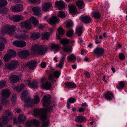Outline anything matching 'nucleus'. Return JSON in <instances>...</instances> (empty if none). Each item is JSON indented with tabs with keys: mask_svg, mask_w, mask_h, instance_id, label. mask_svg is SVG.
Returning <instances> with one entry per match:
<instances>
[{
	"mask_svg": "<svg viewBox=\"0 0 127 127\" xmlns=\"http://www.w3.org/2000/svg\"><path fill=\"white\" fill-rule=\"evenodd\" d=\"M51 96L49 94L46 95L43 98L42 101L43 106L46 107V109H34L33 110L35 116H40L42 121L46 119L47 116V111H51L55 108V103H52L50 106H48L51 102Z\"/></svg>",
	"mask_w": 127,
	"mask_h": 127,
	"instance_id": "f257e3e1",
	"label": "nucleus"
},
{
	"mask_svg": "<svg viewBox=\"0 0 127 127\" xmlns=\"http://www.w3.org/2000/svg\"><path fill=\"white\" fill-rule=\"evenodd\" d=\"M16 28L14 25H10L6 24L1 31V33L4 34V33H7L10 35H13L16 38L26 40L29 39V35L28 31H23L21 35L18 34L22 31L20 29H18L15 32Z\"/></svg>",
	"mask_w": 127,
	"mask_h": 127,
	"instance_id": "f03ea898",
	"label": "nucleus"
},
{
	"mask_svg": "<svg viewBox=\"0 0 127 127\" xmlns=\"http://www.w3.org/2000/svg\"><path fill=\"white\" fill-rule=\"evenodd\" d=\"M48 47L46 45L39 46L35 44L32 47V51L34 54H37L39 55H44L47 51Z\"/></svg>",
	"mask_w": 127,
	"mask_h": 127,
	"instance_id": "7ed1b4c3",
	"label": "nucleus"
},
{
	"mask_svg": "<svg viewBox=\"0 0 127 127\" xmlns=\"http://www.w3.org/2000/svg\"><path fill=\"white\" fill-rule=\"evenodd\" d=\"M29 94V91L26 90L23 91L21 94V99L22 101L26 102L24 104V106L26 107H28L32 104V103L31 98L28 96Z\"/></svg>",
	"mask_w": 127,
	"mask_h": 127,
	"instance_id": "20e7f679",
	"label": "nucleus"
},
{
	"mask_svg": "<svg viewBox=\"0 0 127 127\" xmlns=\"http://www.w3.org/2000/svg\"><path fill=\"white\" fill-rule=\"evenodd\" d=\"M12 115L10 111L6 110L5 115L0 119V127L6 125L7 124L8 119L12 118Z\"/></svg>",
	"mask_w": 127,
	"mask_h": 127,
	"instance_id": "39448f33",
	"label": "nucleus"
},
{
	"mask_svg": "<svg viewBox=\"0 0 127 127\" xmlns=\"http://www.w3.org/2000/svg\"><path fill=\"white\" fill-rule=\"evenodd\" d=\"M0 93L2 97L1 100L2 103L3 104L7 103L8 102L7 99L10 93V90L9 89H5L1 91Z\"/></svg>",
	"mask_w": 127,
	"mask_h": 127,
	"instance_id": "423d86ee",
	"label": "nucleus"
},
{
	"mask_svg": "<svg viewBox=\"0 0 127 127\" xmlns=\"http://www.w3.org/2000/svg\"><path fill=\"white\" fill-rule=\"evenodd\" d=\"M69 40L66 39H63L61 41V43L63 45L62 48L63 51L67 52L71 51V47L68 44Z\"/></svg>",
	"mask_w": 127,
	"mask_h": 127,
	"instance_id": "0eeeda50",
	"label": "nucleus"
},
{
	"mask_svg": "<svg viewBox=\"0 0 127 127\" xmlns=\"http://www.w3.org/2000/svg\"><path fill=\"white\" fill-rule=\"evenodd\" d=\"M19 64L18 61L13 60L8 64H5V66L8 70H12L18 68Z\"/></svg>",
	"mask_w": 127,
	"mask_h": 127,
	"instance_id": "6e6552de",
	"label": "nucleus"
},
{
	"mask_svg": "<svg viewBox=\"0 0 127 127\" xmlns=\"http://www.w3.org/2000/svg\"><path fill=\"white\" fill-rule=\"evenodd\" d=\"M41 86L43 89L50 90L52 88V84L50 81L46 80H41Z\"/></svg>",
	"mask_w": 127,
	"mask_h": 127,
	"instance_id": "1a4fd4ad",
	"label": "nucleus"
},
{
	"mask_svg": "<svg viewBox=\"0 0 127 127\" xmlns=\"http://www.w3.org/2000/svg\"><path fill=\"white\" fill-rule=\"evenodd\" d=\"M19 25L22 29L24 28L28 30H30L32 27L31 23L29 20L24 22H21L19 24Z\"/></svg>",
	"mask_w": 127,
	"mask_h": 127,
	"instance_id": "9d476101",
	"label": "nucleus"
},
{
	"mask_svg": "<svg viewBox=\"0 0 127 127\" xmlns=\"http://www.w3.org/2000/svg\"><path fill=\"white\" fill-rule=\"evenodd\" d=\"M37 62L35 60H32L28 62L26 65L30 70L34 69L37 66Z\"/></svg>",
	"mask_w": 127,
	"mask_h": 127,
	"instance_id": "9b49d317",
	"label": "nucleus"
},
{
	"mask_svg": "<svg viewBox=\"0 0 127 127\" xmlns=\"http://www.w3.org/2000/svg\"><path fill=\"white\" fill-rule=\"evenodd\" d=\"M23 9V7L21 4H18L11 6L10 9L14 12H20Z\"/></svg>",
	"mask_w": 127,
	"mask_h": 127,
	"instance_id": "f8f14e48",
	"label": "nucleus"
},
{
	"mask_svg": "<svg viewBox=\"0 0 127 127\" xmlns=\"http://www.w3.org/2000/svg\"><path fill=\"white\" fill-rule=\"evenodd\" d=\"M28 82V85L29 87L30 88H32L34 89L37 88L38 87V84L36 81L34 80H25Z\"/></svg>",
	"mask_w": 127,
	"mask_h": 127,
	"instance_id": "ddd939ff",
	"label": "nucleus"
},
{
	"mask_svg": "<svg viewBox=\"0 0 127 127\" xmlns=\"http://www.w3.org/2000/svg\"><path fill=\"white\" fill-rule=\"evenodd\" d=\"M24 17L21 15H17L11 16L9 17V20L14 22H18L24 19Z\"/></svg>",
	"mask_w": 127,
	"mask_h": 127,
	"instance_id": "4468645a",
	"label": "nucleus"
},
{
	"mask_svg": "<svg viewBox=\"0 0 127 127\" xmlns=\"http://www.w3.org/2000/svg\"><path fill=\"white\" fill-rule=\"evenodd\" d=\"M13 44L17 47H23L26 45V42L23 41H14L12 42Z\"/></svg>",
	"mask_w": 127,
	"mask_h": 127,
	"instance_id": "2eb2a0df",
	"label": "nucleus"
},
{
	"mask_svg": "<svg viewBox=\"0 0 127 127\" xmlns=\"http://www.w3.org/2000/svg\"><path fill=\"white\" fill-rule=\"evenodd\" d=\"M60 74V71H55L53 73H51L49 75V79H57L59 77Z\"/></svg>",
	"mask_w": 127,
	"mask_h": 127,
	"instance_id": "dca6fc26",
	"label": "nucleus"
},
{
	"mask_svg": "<svg viewBox=\"0 0 127 127\" xmlns=\"http://www.w3.org/2000/svg\"><path fill=\"white\" fill-rule=\"evenodd\" d=\"M104 51V50L103 48L97 47L94 50V52L96 55L100 56L103 55Z\"/></svg>",
	"mask_w": 127,
	"mask_h": 127,
	"instance_id": "f3484780",
	"label": "nucleus"
},
{
	"mask_svg": "<svg viewBox=\"0 0 127 127\" xmlns=\"http://www.w3.org/2000/svg\"><path fill=\"white\" fill-rule=\"evenodd\" d=\"M55 4L56 7L59 9H62L65 7L64 2L62 1H56L55 2Z\"/></svg>",
	"mask_w": 127,
	"mask_h": 127,
	"instance_id": "a211bd4d",
	"label": "nucleus"
},
{
	"mask_svg": "<svg viewBox=\"0 0 127 127\" xmlns=\"http://www.w3.org/2000/svg\"><path fill=\"white\" fill-rule=\"evenodd\" d=\"M18 54L21 58L24 59L27 57L29 55V51L26 50L21 51L19 52Z\"/></svg>",
	"mask_w": 127,
	"mask_h": 127,
	"instance_id": "6ab92c4d",
	"label": "nucleus"
},
{
	"mask_svg": "<svg viewBox=\"0 0 127 127\" xmlns=\"http://www.w3.org/2000/svg\"><path fill=\"white\" fill-rule=\"evenodd\" d=\"M61 47L59 44L55 43H52L51 47V51L57 52L59 51Z\"/></svg>",
	"mask_w": 127,
	"mask_h": 127,
	"instance_id": "aec40b11",
	"label": "nucleus"
},
{
	"mask_svg": "<svg viewBox=\"0 0 127 127\" xmlns=\"http://www.w3.org/2000/svg\"><path fill=\"white\" fill-rule=\"evenodd\" d=\"M32 10L35 15L39 17H41V14L40 11V8L39 7L36 6L33 7L32 8Z\"/></svg>",
	"mask_w": 127,
	"mask_h": 127,
	"instance_id": "412c9836",
	"label": "nucleus"
},
{
	"mask_svg": "<svg viewBox=\"0 0 127 127\" xmlns=\"http://www.w3.org/2000/svg\"><path fill=\"white\" fill-rule=\"evenodd\" d=\"M58 18L56 16H53L51 17L48 21L49 24L51 25H53L58 21Z\"/></svg>",
	"mask_w": 127,
	"mask_h": 127,
	"instance_id": "4be33fe9",
	"label": "nucleus"
},
{
	"mask_svg": "<svg viewBox=\"0 0 127 127\" xmlns=\"http://www.w3.org/2000/svg\"><path fill=\"white\" fill-rule=\"evenodd\" d=\"M25 87V85L24 84H22L18 87L14 86L13 87V88L14 90H16L19 92H20Z\"/></svg>",
	"mask_w": 127,
	"mask_h": 127,
	"instance_id": "5701e85b",
	"label": "nucleus"
},
{
	"mask_svg": "<svg viewBox=\"0 0 127 127\" xmlns=\"http://www.w3.org/2000/svg\"><path fill=\"white\" fill-rule=\"evenodd\" d=\"M51 6L52 5L50 2H46L43 5L42 10L43 11L46 12L48 10Z\"/></svg>",
	"mask_w": 127,
	"mask_h": 127,
	"instance_id": "b1692460",
	"label": "nucleus"
},
{
	"mask_svg": "<svg viewBox=\"0 0 127 127\" xmlns=\"http://www.w3.org/2000/svg\"><path fill=\"white\" fill-rule=\"evenodd\" d=\"M30 22H31L35 26H37L39 23L38 20L34 17L32 16L29 19Z\"/></svg>",
	"mask_w": 127,
	"mask_h": 127,
	"instance_id": "393cba45",
	"label": "nucleus"
},
{
	"mask_svg": "<svg viewBox=\"0 0 127 127\" xmlns=\"http://www.w3.org/2000/svg\"><path fill=\"white\" fill-rule=\"evenodd\" d=\"M80 20L85 23H89L91 20V19L90 17L84 16L80 17Z\"/></svg>",
	"mask_w": 127,
	"mask_h": 127,
	"instance_id": "a878e982",
	"label": "nucleus"
},
{
	"mask_svg": "<svg viewBox=\"0 0 127 127\" xmlns=\"http://www.w3.org/2000/svg\"><path fill=\"white\" fill-rule=\"evenodd\" d=\"M70 13H72L76 12L77 11L75 6L73 5H68Z\"/></svg>",
	"mask_w": 127,
	"mask_h": 127,
	"instance_id": "bb28decb",
	"label": "nucleus"
},
{
	"mask_svg": "<svg viewBox=\"0 0 127 127\" xmlns=\"http://www.w3.org/2000/svg\"><path fill=\"white\" fill-rule=\"evenodd\" d=\"M75 120L77 122L81 123L86 120V118L80 115L77 116Z\"/></svg>",
	"mask_w": 127,
	"mask_h": 127,
	"instance_id": "cd10ccee",
	"label": "nucleus"
},
{
	"mask_svg": "<svg viewBox=\"0 0 127 127\" xmlns=\"http://www.w3.org/2000/svg\"><path fill=\"white\" fill-rule=\"evenodd\" d=\"M65 86L68 88H75L76 87L75 84L71 82H67L64 83Z\"/></svg>",
	"mask_w": 127,
	"mask_h": 127,
	"instance_id": "c85d7f7f",
	"label": "nucleus"
},
{
	"mask_svg": "<svg viewBox=\"0 0 127 127\" xmlns=\"http://www.w3.org/2000/svg\"><path fill=\"white\" fill-rule=\"evenodd\" d=\"M76 3L77 6L80 9L84 7L82 0H78L76 2Z\"/></svg>",
	"mask_w": 127,
	"mask_h": 127,
	"instance_id": "c756f323",
	"label": "nucleus"
},
{
	"mask_svg": "<svg viewBox=\"0 0 127 127\" xmlns=\"http://www.w3.org/2000/svg\"><path fill=\"white\" fill-rule=\"evenodd\" d=\"M67 59L69 62H74L75 61L76 58L75 56L73 54H71L70 56H68Z\"/></svg>",
	"mask_w": 127,
	"mask_h": 127,
	"instance_id": "7c9ffc66",
	"label": "nucleus"
},
{
	"mask_svg": "<svg viewBox=\"0 0 127 127\" xmlns=\"http://www.w3.org/2000/svg\"><path fill=\"white\" fill-rule=\"evenodd\" d=\"M26 117L23 114H21L18 117V121L20 123H23L26 120Z\"/></svg>",
	"mask_w": 127,
	"mask_h": 127,
	"instance_id": "2f4dec72",
	"label": "nucleus"
},
{
	"mask_svg": "<svg viewBox=\"0 0 127 127\" xmlns=\"http://www.w3.org/2000/svg\"><path fill=\"white\" fill-rule=\"evenodd\" d=\"M40 36V34L37 32H34L32 34L31 37L33 39H36L39 38Z\"/></svg>",
	"mask_w": 127,
	"mask_h": 127,
	"instance_id": "473e14b6",
	"label": "nucleus"
},
{
	"mask_svg": "<svg viewBox=\"0 0 127 127\" xmlns=\"http://www.w3.org/2000/svg\"><path fill=\"white\" fill-rule=\"evenodd\" d=\"M82 26H78L76 28V32L78 36H80L82 33Z\"/></svg>",
	"mask_w": 127,
	"mask_h": 127,
	"instance_id": "72a5a7b5",
	"label": "nucleus"
},
{
	"mask_svg": "<svg viewBox=\"0 0 127 127\" xmlns=\"http://www.w3.org/2000/svg\"><path fill=\"white\" fill-rule=\"evenodd\" d=\"M7 4L6 0H0V8H2Z\"/></svg>",
	"mask_w": 127,
	"mask_h": 127,
	"instance_id": "f704fd0d",
	"label": "nucleus"
},
{
	"mask_svg": "<svg viewBox=\"0 0 127 127\" xmlns=\"http://www.w3.org/2000/svg\"><path fill=\"white\" fill-rule=\"evenodd\" d=\"M42 35L43 39H47L49 37L50 33L48 32H46L44 34L42 33Z\"/></svg>",
	"mask_w": 127,
	"mask_h": 127,
	"instance_id": "c9c22d12",
	"label": "nucleus"
},
{
	"mask_svg": "<svg viewBox=\"0 0 127 127\" xmlns=\"http://www.w3.org/2000/svg\"><path fill=\"white\" fill-rule=\"evenodd\" d=\"M7 54L11 57L15 56L16 55V52L15 51L11 49L9 50Z\"/></svg>",
	"mask_w": 127,
	"mask_h": 127,
	"instance_id": "e433bc0d",
	"label": "nucleus"
},
{
	"mask_svg": "<svg viewBox=\"0 0 127 127\" xmlns=\"http://www.w3.org/2000/svg\"><path fill=\"white\" fill-rule=\"evenodd\" d=\"M10 79H22L21 77H19L16 75H13L9 77Z\"/></svg>",
	"mask_w": 127,
	"mask_h": 127,
	"instance_id": "4c0bfd02",
	"label": "nucleus"
},
{
	"mask_svg": "<svg viewBox=\"0 0 127 127\" xmlns=\"http://www.w3.org/2000/svg\"><path fill=\"white\" fill-rule=\"evenodd\" d=\"M0 8V13L3 15H6L8 12L6 8Z\"/></svg>",
	"mask_w": 127,
	"mask_h": 127,
	"instance_id": "58836bf2",
	"label": "nucleus"
},
{
	"mask_svg": "<svg viewBox=\"0 0 127 127\" xmlns=\"http://www.w3.org/2000/svg\"><path fill=\"white\" fill-rule=\"evenodd\" d=\"M6 84L5 81L2 80L0 81V89H1L5 86Z\"/></svg>",
	"mask_w": 127,
	"mask_h": 127,
	"instance_id": "ea45409f",
	"label": "nucleus"
},
{
	"mask_svg": "<svg viewBox=\"0 0 127 127\" xmlns=\"http://www.w3.org/2000/svg\"><path fill=\"white\" fill-rule=\"evenodd\" d=\"M58 16L61 18H63L65 17V15L63 11H60L58 13Z\"/></svg>",
	"mask_w": 127,
	"mask_h": 127,
	"instance_id": "a19ab883",
	"label": "nucleus"
},
{
	"mask_svg": "<svg viewBox=\"0 0 127 127\" xmlns=\"http://www.w3.org/2000/svg\"><path fill=\"white\" fill-rule=\"evenodd\" d=\"M11 57L8 54L6 55L3 57V59L6 62H7L10 59Z\"/></svg>",
	"mask_w": 127,
	"mask_h": 127,
	"instance_id": "79ce46f5",
	"label": "nucleus"
},
{
	"mask_svg": "<svg viewBox=\"0 0 127 127\" xmlns=\"http://www.w3.org/2000/svg\"><path fill=\"white\" fill-rule=\"evenodd\" d=\"M40 101V98L39 96L37 95H36L34 97V103L37 104Z\"/></svg>",
	"mask_w": 127,
	"mask_h": 127,
	"instance_id": "37998d69",
	"label": "nucleus"
},
{
	"mask_svg": "<svg viewBox=\"0 0 127 127\" xmlns=\"http://www.w3.org/2000/svg\"><path fill=\"white\" fill-rule=\"evenodd\" d=\"M93 15L94 17L96 18H99L100 16V14L98 12H95L93 14Z\"/></svg>",
	"mask_w": 127,
	"mask_h": 127,
	"instance_id": "c03bdc74",
	"label": "nucleus"
},
{
	"mask_svg": "<svg viewBox=\"0 0 127 127\" xmlns=\"http://www.w3.org/2000/svg\"><path fill=\"white\" fill-rule=\"evenodd\" d=\"M58 32L59 34L63 35L65 33V31L62 28L59 27L58 29Z\"/></svg>",
	"mask_w": 127,
	"mask_h": 127,
	"instance_id": "a18cd8bd",
	"label": "nucleus"
},
{
	"mask_svg": "<svg viewBox=\"0 0 127 127\" xmlns=\"http://www.w3.org/2000/svg\"><path fill=\"white\" fill-rule=\"evenodd\" d=\"M32 125H33L37 127L39 126V122L36 119H33L32 120Z\"/></svg>",
	"mask_w": 127,
	"mask_h": 127,
	"instance_id": "49530a36",
	"label": "nucleus"
},
{
	"mask_svg": "<svg viewBox=\"0 0 127 127\" xmlns=\"http://www.w3.org/2000/svg\"><path fill=\"white\" fill-rule=\"evenodd\" d=\"M49 124V121L47 120L44 121L42 124V127H47L48 126Z\"/></svg>",
	"mask_w": 127,
	"mask_h": 127,
	"instance_id": "de8ad7c7",
	"label": "nucleus"
},
{
	"mask_svg": "<svg viewBox=\"0 0 127 127\" xmlns=\"http://www.w3.org/2000/svg\"><path fill=\"white\" fill-rule=\"evenodd\" d=\"M76 101V99L74 98L71 97L68 99V101L70 103H73Z\"/></svg>",
	"mask_w": 127,
	"mask_h": 127,
	"instance_id": "09e8293b",
	"label": "nucleus"
},
{
	"mask_svg": "<svg viewBox=\"0 0 127 127\" xmlns=\"http://www.w3.org/2000/svg\"><path fill=\"white\" fill-rule=\"evenodd\" d=\"M73 34V31L72 30H70L66 33L67 35L69 37L71 36Z\"/></svg>",
	"mask_w": 127,
	"mask_h": 127,
	"instance_id": "8fccbe9b",
	"label": "nucleus"
},
{
	"mask_svg": "<svg viewBox=\"0 0 127 127\" xmlns=\"http://www.w3.org/2000/svg\"><path fill=\"white\" fill-rule=\"evenodd\" d=\"M32 120L28 121L25 123V125L27 126H31L32 124Z\"/></svg>",
	"mask_w": 127,
	"mask_h": 127,
	"instance_id": "3c124183",
	"label": "nucleus"
},
{
	"mask_svg": "<svg viewBox=\"0 0 127 127\" xmlns=\"http://www.w3.org/2000/svg\"><path fill=\"white\" fill-rule=\"evenodd\" d=\"M66 56V54H63L61 56V59L60 60V61L64 63V61L65 59Z\"/></svg>",
	"mask_w": 127,
	"mask_h": 127,
	"instance_id": "603ef678",
	"label": "nucleus"
},
{
	"mask_svg": "<svg viewBox=\"0 0 127 127\" xmlns=\"http://www.w3.org/2000/svg\"><path fill=\"white\" fill-rule=\"evenodd\" d=\"M104 97L106 99L108 100H110L112 99V97L109 95L107 94H105Z\"/></svg>",
	"mask_w": 127,
	"mask_h": 127,
	"instance_id": "864d4df0",
	"label": "nucleus"
},
{
	"mask_svg": "<svg viewBox=\"0 0 127 127\" xmlns=\"http://www.w3.org/2000/svg\"><path fill=\"white\" fill-rule=\"evenodd\" d=\"M4 48V43L1 42H0V51H2Z\"/></svg>",
	"mask_w": 127,
	"mask_h": 127,
	"instance_id": "5fc2aeb1",
	"label": "nucleus"
},
{
	"mask_svg": "<svg viewBox=\"0 0 127 127\" xmlns=\"http://www.w3.org/2000/svg\"><path fill=\"white\" fill-rule=\"evenodd\" d=\"M72 25L73 23L71 21H69L66 24V26L69 28L72 27Z\"/></svg>",
	"mask_w": 127,
	"mask_h": 127,
	"instance_id": "6e6d98bb",
	"label": "nucleus"
},
{
	"mask_svg": "<svg viewBox=\"0 0 127 127\" xmlns=\"http://www.w3.org/2000/svg\"><path fill=\"white\" fill-rule=\"evenodd\" d=\"M119 57L120 59L122 60H124L125 59V56L123 54H120L119 55Z\"/></svg>",
	"mask_w": 127,
	"mask_h": 127,
	"instance_id": "4d7b16f0",
	"label": "nucleus"
},
{
	"mask_svg": "<svg viewBox=\"0 0 127 127\" xmlns=\"http://www.w3.org/2000/svg\"><path fill=\"white\" fill-rule=\"evenodd\" d=\"M85 76L87 78H89L90 76L89 73L87 71H85L84 73Z\"/></svg>",
	"mask_w": 127,
	"mask_h": 127,
	"instance_id": "13d9d810",
	"label": "nucleus"
},
{
	"mask_svg": "<svg viewBox=\"0 0 127 127\" xmlns=\"http://www.w3.org/2000/svg\"><path fill=\"white\" fill-rule=\"evenodd\" d=\"M46 66V63L45 62H42L40 64V66L42 68H45Z\"/></svg>",
	"mask_w": 127,
	"mask_h": 127,
	"instance_id": "bf43d9fd",
	"label": "nucleus"
},
{
	"mask_svg": "<svg viewBox=\"0 0 127 127\" xmlns=\"http://www.w3.org/2000/svg\"><path fill=\"white\" fill-rule=\"evenodd\" d=\"M98 38V37L97 35H96L95 37V43L96 44H98L100 43L101 42V41H98L97 42V39Z\"/></svg>",
	"mask_w": 127,
	"mask_h": 127,
	"instance_id": "052dcab7",
	"label": "nucleus"
},
{
	"mask_svg": "<svg viewBox=\"0 0 127 127\" xmlns=\"http://www.w3.org/2000/svg\"><path fill=\"white\" fill-rule=\"evenodd\" d=\"M19 80H10L9 82L12 84L16 83L19 81Z\"/></svg>",
	"mask_w": 127,
	"mask_h": 127,
	"instance_id": "680f3d73",
	"label": "nucleus"
},
{
	"mask_svg": "<svg viewBox=\"0 0 127 127\" xmlns=\"http://www.w3.org/2000/svg\"><path fill=\"white\" fill-rule=\"evenodd\" d=\"M120 86L122 89L125 86V84L124 82L122 81H121L119 84Z\"/></svg>",
	"mask_w": 127,
	"mask_h": 127,
	"instance_id": "e2e57ef3",
	"label": "nucleus"
},
{
	"mask_svg": "<svg viewBox=\"0 0 127 127\" xmlns=\"http://www.w3.org/2000/svg\"><path fill=\"white\" fill-rule=\"evenodd\" d=\"M64 63L60 61L59 64L57 65V66L60 68H61L63 65Z\"/></svg>",
	"mask_w": 127,
	"mask_h": 127,
	"instance_id": "0e129e2a",
	"label": "nucleus"
},
{
	"mask_svg": "<svg viewBox=\"0 0 127 127\" xmlns=\"http://www.w3.org/2000/svg\"><path fill=\"white\" fill-rule=\"evenodd\" d=\"M29 1L32 3H37L38 0H29Z\"/></svg>",
	"mask_w": 127,
	"mask_h": 127,
	"instance_id": "69168bd1",
	"label": "nucleus"
},
{
	"mask_svg": "<svg viewBox=\"0 0 127 127\" xmlns=\"http://www.w3.org/2000/svg\"><path fill=\"white\" fill-rule=\"evenodd\" d=\"M16 100V97L15 95L13 96L12 98V101L13 102H14Z\"/></svg>",
	"mask_w": 127,
	"mask_h": 127,
	"instance_id": "338daca9",
	"label": "nucleus"
},
{
	"mask_svg": "<svg viewBox=\"0 0 127 127\" xmlns=\"http://www.w3.org/2000/svg\"><path fill=\"white\" fill-rule=\"evenodd\" d=\"M110 91H108L107 92V94L109 95H110L112 97H113V93H110Z\"/></svg>",
	"mask_w": 127,
	"mask_h": 127,
	"instance_id": "774afa93",
	"label": "nucleus"
}]
</instances>
